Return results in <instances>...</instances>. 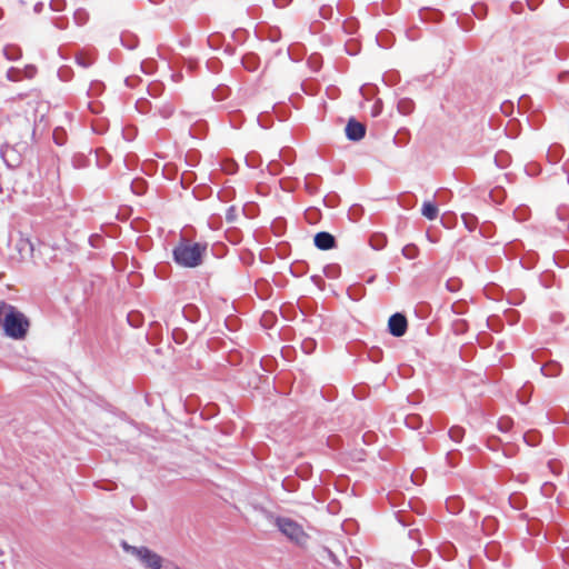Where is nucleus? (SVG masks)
Here are the masks:
<instances>
[{"mask_svg":"<svg viewBox=\"0 0 569 569\" xmlns=\"http://www.w3.org/2000/svg\"><path fill=\"white\" fill-rule=\"evenodd\" d=\"M29 320L27 317L3 301H0V328L7 337L14 340H22L26 338L29 330Z\"/></svg>","mask_w":569,"mask_h":569,"instance_id":"obj_1","label":"nucleus"},{"mask_svg":"<svg viewBox=\"0 0 569 569\" xmlns=\"http://www.w3.org/2000/svg\"><path fill=\"white\" fill-rule=\"evenodd\" d=\"M121 547L140 569H163L164 567L167 558L147 546H132L123 541Z\"/></svg>","mask_w":569,"mask_h":569,"instance_id":"obj_2","label":"nucleus"},{"mask_svg":"<svg viewBox=\"0 0 569 569\" xmlns=\"http://www.w3.org/2000/svg\"><path fill=\"white\" fill-rule=\"evenodd\" d=\"M206 246L200 243L181 242L173 250L174 261L186 268H194L201 263Z\"/></svg>","mask_w":569,"mask_h":569,"instance_id":"obj_3","label":"nucleus"},{"mask_svg":"<svg viewBox=\"0 0 569 569\" xmlns=\"http://www.w3.org/2000/svg\"><path fill=\"white\" fill-rule=\"evenodd\" d=\"M276 525L281 533L296 545L303 547L308 543L309 535L297 521L290 518H278Z\"/></svg>","mask_w":569,"mask_h":569,"instance_id":"obj_4","label":"nucleus"},{"mask_svg":"<svg viewBox=\"0 0 569 569\" xmlns=\"http://www.w3.org/2000/svg\"><path fill=\"white\" fill-rule=\"evenodd\" d=\"M388 328L392 336L401 337L407 330V319L401 313H395L389 318Z\"/></svg>","mask_w":569,"mask_h":569,"instance_id":"obj_5","label":"nucleus"},{"mask_svg":"<svg viewBox=\"0 0 569 569\" xmlns=\"http://www.w3.org/2000/svg\"><path fill=\"white\" fill-rule=\"evenodd\" d=\"M366 127L365 124L350 119L346 126V136L349 140L359 141L365 137Z\"/></svg>","mask_w":569,"mask_h":569,"instance_id":"obj_6","label":"nucleus"},{"mask_svg":"<svg viewBox=\"0 0 569 569\" xmlns=\"http://www.w3.org/2000/svg\"><path fill=\"white\" fill-rule=\"evenodd\" d=\"M315 244L321 250H329L335 247V238L328 232H318L315 236Z\"/></svg>","mask_w":569,"mask_h":569,"instance_id":"obj_7","label":"nucleus"},{"mask_svg":"<svg viewBox=\"0 0 569 569\" xmlns=\"http://www.w3.org/2000/svg\"><path fill=\"white\" fill-rule=\"evenodd\" d=\"M17 248L21 254L32 256L34 246L28 237H21L17 243Z\"/></svg>","mask_w":569,"mask_h":569,"instance_id":"obj_8","label":"nucleus"},{"mask_svg":"<svg viewBox=\"0 0 569 569\" xmlns=\"http://www.w3.org/2000/svg\"><path fill=\"white\" fill-rule=\"evenodd\" d=\"M421 213L429 220H435L438 216V208L430 201H426L422 204Z\"/></svg>","mask_w":569,"mask_h":569,"instance_id":"obj_9","label":"nucleus"},{"mask_svg":"<svg viewBox=\"0 0 569 569\" xmlns=\"http://www.w3.org/2000/svg\"><path fill=\"white\" fill-rule=\"evenodd\" d=\"M413 109V104L410 100L408 99H402L398 102V110L400 113L402 114H409L411 113Z\"/></svg>","mask_w":569,"mask_h":569,"instance_id":"obj_10","label":"nucleus"},{"mask_svg":"<svg viewBox=\"0 0 569 569\" xmlns=\"http://www.w3.org/2000/svg\"><path fill=\"white\" fill-rule=\"evenodd\" d=\"M402 254L407 259L412 260L418 256V248L415 244H407L402 249Z\"/></svg>","mask_w":569,"mask_h":569,"instance_id":"obj_11","label":"nucleus"},{"mask_svg":"<svg viewBox=\"0 0 569 569\" xmlns=\"http://www.w3.org/2000/svg\"><path fill=\"white\" fill-rule=\"evenodd\" d=\"M462 429L459 428V427H453L450 429L449 431V436L452 440H455L456 442L460 441V439L462 438Z\"/></svg>","mask_w":569,"mask_h":569,"instance_id":"obj_12","label":"nucleus"},{"mask_svg":"<svg viewBox=\"0 0 569 569\" xmlns=\"http://www.w3.org/2000/svg\"><path fill=\"white\" fill-rule=\"evenodd\" d=\"M511 425V421L509 419H501L499 421V428L502 430V431H507L509 429Z\"/></svg>","mask_w":569,"mask_h":569,"instance_id":"obj_13","label":"nucleus"},{"mask_svg":"<svg viewBox=\"0 0 569 569\" xmlns=\"http://www.w3.org/2000/svg\"><path fill=\"white\" fill-rule=\"evenodd\" d=\"M2 557H3V552H2V550L0 549V563H2Z\"/></svg>","mask_w":569,"mask_h":569,"instance_id":"obj_14","label":"nucleus"},{"mask_svg":"<svg viewBox=\"0 0 569 569\" xmlns=\"http://www.w3.org/2000/svg\"><path fill=\"white\" fill-rule=\"evenodd\" d=\"M452 288H455V284H451V286H450V284L448 283V289L453 290Z\"/></svg>","mask_w":569,"mask_h":569,"instance_id":"obj_15","label":"nucleus"},{"mask_svg":"<svg viewBox=\"0 0 569 569\" xmlns=\"http://www.w3.org/2000/svg\"><path fill=\"white\" fill-rule=\"evenodd\" d=\"M452 288H455V284H451V286H450V284L448 283V289L453 290Z\"/></svg>","mask_w":569,"mask_h":569,"instance_id":"obj_16","label":"nucleus"},{"mask_svg":"<svg viewBox=\"0 0 569 569\" xmlns=\"http://www.w3.org/2000/svg\"><path fill=\"white\" fill-rule=\"evenodd\" d=\"M231 217H233V213H230V216H227V219L231 220Z\"/></svg>","mask_w":569,"mask_h":569,"instance_id":"obj_17","label":"nucleus"},{"mask_svg":"<svg viewBox=\"0 0 569 569\" xmlns=\"http://www.w3.org/2000/svg\"><path fill=\"white\" fill-rule=\"evenodd\" d=\"M231 217H233V213H230V216H227V219L231 220Z\"/></svg>","mask_w":569,"mask_h":569,"instance_id":"obj_18","label":"nucleus"},{"mask_svg":"<svg viewBox=\"0 0 569 569\" xmlns=\"http://www.w3.org/2000/svg\"><path fill=\"white\" fill-rule=\"evenodd\" d=\"M231 217H233V213H230V216H227V219L231 220Z\"/></svg>","mask_w":569,"mask_h":569,"instance_id":"obj_19","label":"nucleus"}]
</instances>
